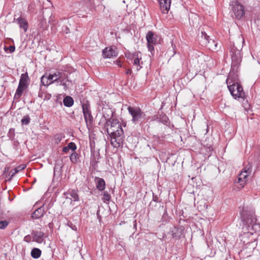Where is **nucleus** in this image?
I'll return each instance as SVG.
<instances>
[{
	"label": "nucleus",
	"mask_w": 260,
	"mask_h": 260,
	"mask_svg": "<svg viewBox=\"0 0 260 260\" xmlns=\"http://www.w3.org/2000/svg\"><path fill=\"white\" fill-rule=\"evenodd\" d=\"M240 213L242 221V234H241V241H246L244 238L252 235L260 231V224L256 223V219L253 210L248 207H240Z\"/></svg>",
	"instance_id": "f257e3e1"
},
{
	"label": "nucleus",
	"mask_w": 260,
	"mask_h": 260,
	"mask_svg": "<svg viewBox=\"0 0 260 260\" xmlns=\"http://www.w3.org/2000/svg\"><path fill=\"white\" fill-rule=\"evenodd\" d=\"M107 132L110 136V142L114 148L121 147L124 139L123 131L121 124L116 119L111 117L105 124Z\"/></svg>",
	"instance_id": "f03ea898"
},
{
	"label": "nucleus",
	"mask_w": 260,
	"mask_h": 260,
	"mask_svg": "<svg viewBox=\"0 0 260 260\" xmlns=\"http://www.w3.org/2000/svg\"><path fill=\"white\" fill-rule=\"evenodd\" d=\"M244 40L243 38L239 39L233 43L230 50L232 59L231 71L233 72L238 71L242 61V55L241 50L243 48Z\"/></svg>",
	"instance_id": "7ed1b4c3"
},
{
	"label": "nucleus",
	"mask_w": 260,
	"mask_h": 260,
	"mask_svg": "<svg viewBox=\"0 0 260 260\" xmlns=\"http://www.w3.org/2000/svg\"><path fill=\"white\" fill-rule=\"evenodd\" d=\"M226 83L229 90L235 99H239L240 98L244 99L245 93L243 91V87L238 83H233L232 84L229 83V78L226 79Z\"/></svg>",
	"instance_id": "20e7f679"
},
{
	"label": "nucleus",
	"mask_w": 260,
	"mask_h": 260,
	"mask_svg": "<svg viewBox=\"0 0 260 260\" xmlns=\"http://www.w3.org/2000/svg\"><path fill=\"white\" fill-rule=\"evenodd\" d=\"M231 15L233 18L240 20L245 15L244 7L238 1L232 2L230 5Z\"/></svg>",
	"instance_id": "39448f33"
},
{
	"label": "nucleus",
	"mask_w": 260,
	"mask_h": 260,
	"mask_svg": "<svg viewBox=\"0 0 260 260\" xmlns=\"http://www.w3.org/2000/svg\"><path fill=\"white\" fill-rule=\"evenodd\" d=\"M127 110L132 117V120L134 123H138L144 120V114L139 108L129 106Z\"/></svg>",
	"instance_id": "423d86ee"
},
{
	"label": "nucleus",
	"mask_w": 260,
	"mask_h": 260,
	"mask_svg": "<svg viewBox=\"0 0 260 260\" xmlns=\"http://www.w3.org/2000/svg\"><path fill=\"white\" fill-rule=\"evenodd\" d=\"M82 111L84 117L87 124L88 126L92 124L93 121V117L90 110V105L88 102L83 103L82 105Z\"/></svg>",
	"instance_id": "0eeeda50"
},
{
	"label": "nucleus",
	"mask_w": 260,
	"mask_h": 260,
	"mask_svg": "<svg viewBox=\"0 0 260 260\" xmlns=\"http://www.w3.org/2000/svg\"><path fill=\"white\" fill-rule=\"evenodd\" d=\"M147 48L150 52L154 51L153 45L157 43L159 37L152 31H149L146 34Z\"/></svg>",
	"instance_id": "6e6552de"
},
{
	"label": "nucleus",
	"mask_w": 260,
	"mask_h": 260,
	"mask_svg": "<svg viewBox=\"0 0 260 260\" xmlns=\"http://www.w3.org/2000/svg\"><path fill=\"white\" fill-rule=\"evenodd\" d=\"M102 53L104 58H109L117 55L116 48L114 47L105 48L103 50Z\"/></svg>",
	"instance_id": "1a4fd4ad"
},
{
	"label": "nucleus",
	"mask_w": 260,
	"mask_h": 260,
	"mask_svg": "<svg viewBox=\"0 0 260 260\" xmlns=\"http://www.w3.org/2000/svg\"><path fill=\"white\" fill-rule=\"evenodd\" d=\"M32 241L38 243H42L44 241V233L39 231H32L31 232Z\"/></svg>",
	"instance_id": "9d476101"
},
{
	"label": "nucleus",
	"mask_w": 260,
	"mask_h": 260,
	"mask_svg": "<svg viewBox=\"0 0 260 260\" xmlns=\"http://www.w3.org/2000/svg\"><path fill=\"white\" fill-rule=\"evenodd\" d=\"M158 1L162 13H167L170 9L171 0H158Z\"/></svg>",
	"instance_id": "9b49d317"
},
{
	"label": "nucleus",
	"mask_w": 260,
	"mask_h": 260,
	"mask_svg": "<svg viewBox=\"0 0 260 260\" xmlns=\"http://www.w3.org/2000/svg\"><path fill=\"white\" fill-rule=\"evenodd\" d=\"M142 54L140 51L136 52L133 54L134 59L133 64L137 66V70L139 71L142 67L140 66V61L142 59Z\"/></svg>",
	"instance_id": "f8f14e48"
},
{
	"label": "nucleus",
	"mask_w": 260,
	"mask_h": 260,
	"mask_svg": "<svg viewBox=\"0 0 260 260\" xmlns=\"http://www.w3.org/2000/svg\"><path fill=\"white\" fill-rule=\"evenodd\" d=\"M14 20L19 25V27L24 30V32H26L27 31L28 28V23L25 19L19 17L17 19L14 18Z\"/></svg>",
	"instance_id": "ddd939ff"
},
{
	"label": "nucleus",
	"mask_w": 260,
	"mask_h": 260,
	"mask_svg": "<svg viewBox=\"0 0 260 260\" xmlns=\"http://www.w3.org/2000/svg\"><path fill=\"white\" fill-rule=\"evenodd\" d=\"M94 182L96 188L100 191H103L105 189L106 183L104 179L98 177L94 178Z\"/></svg>",
	"instance_id": "4468645a"
},
{
	"label": "nucleus",
	"mask_w": 260,
	"mask_h": 260,
	"mask_svg": "<svg viewBox=\"0 0 260 260\" xmlns=\"http://www.w3.org/2000/svg\"><path fill=\"white\" fill-rule=\"evenodd\" d=\"M60 71H57L53 74H50L46 79L49 81V84H52L53 83H58V78H59V74Z\"/></svg>",
	"instance_id": "2eb2a0df"
},
{
	"label": "nucleus",
	"mask_w": 260,
	"mask_h": 260,
	"mask_svg": "<svg viewBox=\"0 0 260 260\" xmlns=\"http://www.w3.org/2000/svg\"><path fill=\"white\" fill-rule=\"evenodd\" d=\"M29 82L28 76L27 73L22 74L19 80V84L25 88H27Z\"/></svg>",
	"instance_id": "dca6fc26"
},
{
	"label": "nucleus",
	"mask_w": 260,
	"mask_h": 260,
	"mask_svg": "<svg viewBox=\"0 0 260 260\" xmlns=\"http://www.w3.org/2000/svg\"><path fill=\"white\" fill-rule=\"evenodd\" d=\"M45 213L44 207H41L36 209L32 214V218L35 219H38L42 217Z\"/></svg>",
	"instance_id": "f3484780"
},
{
	"label": "nucleus",
	"mask_w": 260,
	"mask_h": 260,
	"mask_svg": "<svg viewBox=\"0 0 260 260\" xmlns=\"http://www.w3.org/2000/svg\"><path fill=\"white\" fill-rule=\"evenodd\" d=\"M77 190L70 189L67 192L64 193L65 196L70 195L73 199V201H78L79 200V196L77 193Z\"/></svg>",
	"instance_id": "a211bd4d"
},
{
	"label": "nucleus",
	"mask_w": 260,
	"mask_h": 260,
	"mask_svg": "<svg viewBox=\"0 0 260 260\" xmlns=\"http://www.w3.org/2000/svg\"><path fill=\"white\" fill-rule=\"evenodd\" d=\"M63 103L64 106L67 107H70L74 104L73 99L70 96H66L63 100Z\"/></svg>",
	"instance_id": "6ab92c4d"
},
{
	"label": "nucleus",
	"mask_w": 260,
	"mask_h": 260,
	"mask_svg": "<svg viewBox=\"0 0 260 260\" xmlns=\"http://www.w3.org/2000/svg\"><path fill=\"white\" fill-rule=\"evenodd\" d=\"M26 88L25 87L19 84L14 95V98L18 99L22 95L23 92Z\"/></svg>",
	"instance_id": "aec40b11"
},
{
	"label": "nucleus",
	"mask_w": 260,
	"mask_h": 260,
	"mask_svg": "<svg viewBox=\"0 0 260 260\" xmlns=\"http://www.w3.org/2000/svg\"><path fill=\"white\" fill-rule=\"evenodd\" d=\"M42 251L38 248H34L31 251V256L34 258H38L41 255Z\"/></svg>",
	"instance_id": "412c9836"
},
{
	"label": "nucleus",
	"mask_w": 260,
	"mask_h": 260,
	"mask_svg": "<svg viewBox=\"0 0 260 260\" xmlns=\"http://www.w3.org/2000/svg\"><path fill=\"white\" fill-rule=\"evenodd\" d=\"M59 76L58 83H61L64 81H69L68 75L67 73L60 71Z\"/></svg>",
	"instance_id": "4be33fe9"
},
{
	"label": "nucleus",
	"mask_w": 260,
	"mask_h": 260,
	"mask_svg": "<svg viewBox=\"0 0 260 260\" xmlns=\"http://www.w3.org/2000/svg\"><path fill=\"white\" fill-rule=\"evenodd\" d=\"M79 155L76 152H73L70 156L71 161L73 164H76L78 161Z\"/></svg>",
	"instance_id": "5701e85b"
},
{
	"label": "nucleus",
	"mask_w": 260,
	"mask_h": 260,
	"mask_svg": "<svg viewBox=\"0 0 260 260\" xmlns=\"http://www.w3.org/2000/svg\"><path fill=\"white\" fill-rule=\"evenodd\" d=\"M250 174V171H249V169L246 170L245 169L243 171H242L241 173L239 175L238 177L241 179H243L245 180H247V177Z\"/></svg>",
	"instance_id": "b1692460"
},
{
	"label": "nucleus",
	"mask_w": 260,
	"mask_h": 260,
	"mask_svg": "<svg viewBox=\"0 0 260 260\" xmlns=\"http://www.w3.org/2000/svg\"><path fill=\"white\" fill-rule=\"evenodd\" d=\"M25 167L26 166L24 165L19 166L18 167L15 168V169L12 170L10 173H12V176H13L15 174L19 172L20 170L24 169Z\"/></svg>",
	"instance_id": "393cba45"
},
{
	"label": "nucleus",
	"mask_w": 260,
	"mask_h": 260,
	"mask_svg": "<svg viewBox=\"0 0 260 260\" xmlns=\"http://www.w3.org/2000/svg\"><path fill=\"white\" fill-rule=\"evenodd\" d=\"M30 118L28 115H25L21 119V123L22 125H27L30 122Z\"/></svg>",
	"instance_id": "a878e982"
},
{
	"label": "nucleus",
	"mask_w": 260,
	"mask_h": 260,
	"mask_svg": "<svg viewBox=\"0 0 260 260\" xmlns=\"http://www.w3.org/2000/svg\"><path fill=\"white\" fill-rule=\"evenodd\" d=\"M9 222L7 220H1L0 221V229L4 230L9 225Z\"/></svg>",
	"instance_id": "bb28decb"
},
{
	"label": "nucleus",
	"mask_w": 260,
	"mask_h": 260,
	"mask_svg": "<svg viewBox=\"0 0 260 260\" xmlns=\"http://www.w3.org/2000/svg\"><path fill=\"white\" fill-rule=\"evenodd\" d=\"M111 199L110 194L107 191H104L103 193V197L102 200L104 202L109 201Z\"/></svg>",
	"instance_id": "cd10ccee"
},
{
	"label": "nucleus",
	"mask_w": 260,
	"mask_h": 260,
	"mask_svg": "<svg viewBox=\"0 0 260 260\" xmlns=\"http://www.w3.org/2000/svg\"><path fill=\"white\" fill-rule=\"evenodd\" d=\"M209 41L210 42V43H207L206 44L208 46L210 49H214L217 46V43L213 39H210Z\"/></svg>",
	"instance_id": "c85d7f7f"
},
{
	"label": "nucleus",
	"mask_w": 260,
	"mask_h": 260,
	"mask_svg": "<svg viewBox=\"0 0 260 260\" xmlns=\"http://www.w3.org/2000/svg\"><path fill=\"white\" fill-rule=\"evenodd\" d=\"M247 180L242 179L238 177L237 183L239 185V188H243Z\"/></svg>",
	"instance_id": "c756f323"
},
{
	"label": "nucleus",
	"mask_w": 260,
	"mask_h": 260,
	"mask_svg": "<svg viewBox=\"0 0 260 260\" xmlns=\"http://www.w3.org/2000/svg\"><path fill=\"white\" fill-rule=\"evenodd\" d=\"M202 38H204L206 41L205 44L210 43L209 41L210 37L207 35V34L204 31H202Z\"/></svg>",
	"instance_id": "7c9ffc66"
},
{
	"label": "nucleus",
	"mask_w": 260,
	"mask_h": 260,
	"mask_svg": "<svg viewBox=\"0 0 260 260\" xmlns=\"http://www.w3.org/2000/svg\"><path fill=\"white\" fill-rule=\"evenodd\" d=\"M67 146L69 149H71L73 152H75L77 149L76 145L74 142H70L68 143Z\"/></svg>",
	"instance_id": "2f4dec72"
},
{
	"label": "nucleus",
	"mask_w": 260,
	"mask_h": 260,
	"mask_svg": "<svg viewBox=\"0 0 260 260\" xmlns=\"http://www.w3.org/2000/svg\"><path fill=\"white\" fill-rule=\"evenodd\" d=\"M23 240H24V241H25V242H26L27 243H29L31 241H32V235H27L25 236L24 237Z\"/></svg>",
	"instance_id": "473e14b6"
},
{
	"label": "nucleus",
	"mask_w": 260,
	"mask_h": 260,
	"mask_svg": "<svg viewBox=\"0 0 260 260\" xmlns=\"http://www.w3.org/2000/svg\"><path fill=\"white\" fill-rule=\"evenodd\" d=\"M62 137L60 135H56L54 137V140L56 143H59L61 140Z\"/></svg>",
	"instance_id": "72a5a7b5"
},
{
	"label": "nucleus",
	"mask_w": 260,
	"mask_h": 260,
	"mask_svg": "<svg viewBox=\"0 0 260 260\" xmlns=\"http://www.w3.org/2000/svg\"><path fill=\"white\" fill-rule=\"evenodd\" d=\"M45 78V77L44 76L42 77L41 80V84L44 86H46V85L48 86V85H50V84H49V83H48V80L47 81L46 83L45 82V81H44Z\"/></svg>",
	"instance_id": "f704fd0d"
},
{
	"label": "nucleus",
	"mask_w": 260,
	"mask_h": 260,
	"mask_svg": "<svg viewBox=\"0 0 260 260\" xmlns=\"http://www.w3.org/2000/svg\"><path fill=\"white\" fill-rule=\"evenodd\" d=\"M9 50L10 52H13L15 50V47L14 46H10L9 47Z\"/></svg>",
	"instance_id": "c9c22d12"
},
{
	"label": "nucleus",
	"mask_w": 260,
	"mask_h": 260,
	"mask_svg": "<svg viewBox=\"0 0 260 260\" xmlns=\"http://www.w3.org/2000/svg\"><path fill=\"white\" fill-rule=\"evenodd\" d=\"M67 81H64L60 83V85H61L64 87V88L66 89L67 88V85L66 84Z\"/></svg>",
	"instance_id": "e433bc0d"
},
{
	"label": "nucleus",
	"mask_w": 260,
	"mask_h": 260,
	"mask_svg": "<svg viewBox=\"0 0 260 260\" xmlns=\"http://www.w3.org/2000/svg\"><path fill=\"white\" fill-rule=\"evenodd\" d=\"M69 149L68 147L67 146L66 147H63L62 148V151L66 153H67L69 151Z\"/></svg>",
	"instance_id": "4c0bfd02"
},
{
	"label": "nucleus",
	"mask_w": 260,
	"mask_h": 260,
	"mask_svg": "<svg viewBox=\"0 0 260 260\" xmlns=\"http://www.w3.org/2000/svg\"><path fill=\"white\" fill-rule=\"evenodd\" d=\"M153 201H154L155 202H158V198L157 197V196H154L153 194Z\"/></svg>",
	"instance_id": "58836bf2"
},
{
	"label": "nucleus",
	"mask_w": 260,
	"mask_h": 260,
	"mask_svg": "<svg viewBox=\"0 0 260 260\" xmlns=\"http://www.w3.org/2000/svg\"><path fill=\"white\" fill-rule=\"evenodd\" d=\"M69 226L71 227V228L72 230H73L74 231H76L77 230V227H76V225H73V224L71 223V225H69Z\"/></svg>",
	"instance_id": "ea45409f"
},
{
	"label": "nucleus",
	"mask_w": 260,
	"mask_h": 260,
	"mask_svg": "<svg viewBox=\"0 0 260 260\" xmlns=\"http://www.w3.org/2000/svg\"><path fill=\"white\" fill-rule=\"evenodd\" d=\"M132 73V70L131 69H128L126 71V74H131Z\"/></svg>",
	"instance_id": "a19ab883"
},
{
	"label": "nucleus",
	"mask_w": 260,
	"mask_h": 260,
	"mask_svg": "<svg viewBox=\"0 0 260 260\" xmlns=\"http://www.w3.org/2000/svg\"><path fill=\"white\" fill-rule=\"evenodd\" d=\"M126 57L129 59H133V54H129L128 55H126Z\"/></svg>",
	"instance_id": "79ce46f5"
},
{
	"label": "nucleus",
	"mask_w": 260,
	"mask_h": 260,
	"mask_svg": "<svg viewBox=\"0 0 260 260\" xmlns=\"http://www.w3.org/2000/svg\"><path fill=\"white\" fill-rule=\"evenodd\" d=\"M64 31L66 34H68L70 31V29L68 27H66V29L64 30Z\"/></svg>",
	"instance_id": "37998d69"
},
{
	"label": "nucleus",
	"mask_w": 260,
	"mask_h": 260,
	"mask_svg": "<svg viewBox=\"0 0 260 260\" xmlns=\"http://www.w3.org/2000/svg\"><path fill=\"white\" fill-rule=\"evenodd\" d=\"M172 236H173V237H176L174 233H173Z\"/></svg>",
	"instance_id": "c03bdc74"
},
{
	"label": "nucleus",
	"mask_w": 260,
	"mask_h": 260,
	"mask_svg": "<svg viewBox=\"0 0 260 260\" xmlns=\"http://www.w3.org/2000/svg\"><path fill=\"white\" fill-rule=\"evenodd\" d=\"M166 119H168V118L167 117H165V120H164V122L167 123V120H166Z\"/></svg>",
	"instance_id": "a18cd8bd"
},
{
	"label": "nucleus",
	"mask_w": 260,
	"mask_h": 260,
	"mask_svg": "<svg viewBox=\"0 0 260 260\" xmlns=\"http://www.w3.org/2000/svg\"><path fill=\"white\" fill-rule=\"evenodd\" d=\"M118 65L120 67H121V64H120V62H119V63H118Z\"/></svg>",
	"instance_id": "49530a36"
},
{
	"label": "nucleus",
	"mask_w": 260,
	"mask_h": 260,
	"mask_svg": "<svg viewBox=\"0 0 260 260\" xmlns=\"http://www.w3.org/2000/svg\"><path fill=\"white\" fill-rule=\"evenodd\" d=\"M208 126H207V132H208Z\"/></svg>",
	"instance_id": "de8ad7c7"
},
{
	"label": "nucleus",
	"mask_w": 260,
	"mask_h": 260,
	"mask_svg": "<svg viewBox=\"0 0 260 260\" xmlns=\"http://www.w3.org/2000/svg\"><path fill=\"white\" fill-rule=\"evenodd\" d=\"M134 222H135V225H136V221H134Z\"/></svg>",
	"instance_id": "09e8293b"
}]
</instances>
